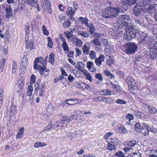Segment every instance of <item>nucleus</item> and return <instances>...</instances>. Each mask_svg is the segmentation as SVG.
Listing matches in <instances>:
<instances>
[{
    "mask_svg": "<svg viewBox=\"0 0 157 157\" xmlns=\"http://www.w3.org/2000/svg\"><path fill=\"white\" fill-rule=\"evenodd\" d=\"M137 4H136L135 5H134L133 8V12L135 16H137Z\"/></svg>",
    "mask_w": 157,
    "mask_h": 157,
    "instance_id": "13d9d810",
    "label": "nucleus"
},
{
    "mask_svg": "<svg viewBox=\"0 0 157 157\" xmlns=\"http://www.w3.org/2000/svg\"><path fill=\"white\" fill-rule=\"evenodd\" d=\"M24 83L23 81L21 80H19L17 82V83L15 85V87L17 88V89H20L22 88V85H23Z\"/></svg>",
    "mask_w": 157,
    "mask_h": 157,
    "instance_id": "c756f323",
    "label": "nucleus"
},
{
    "mask_svg": "<svg viewBox=\"0 0 157 157\" xmlns=\"http://www.w3.org/2000/svg\"><path fill=\"white\" fill-rule=\"evenodd\" d=\"M90 49V47L87 46L86 44H85L83 48V51L84 54L87 55Z\"/></svg>",
    "mask_w": 157,
    "mask_h": 157,
    "instance_id": "b1692460",
    "label": "nucleus"
},
{
    "mask_svg": "<svg viewBox=\"0 0 157 157\" xmlns=\"http://www.w3.org/2000/svg\"><path fill=\"white\" fill-rule=\"evenodd\" d=\"M136 2L135 0H121V2L124 5H125L127 6H130L134 3Z\"/></svg>",
    "mask_w": 157,
    "mask_h": 157,
    "instance_id": "ddd939ff",
    "label": "nucleus"
},
{
    "mask_svg": "<svg viewBox=\"0 0 157 157\" xmlns=\"http://www.w3.org/2000/svg\"><path fill=\"white\" fill-rule=\"evenodd\" d=\"M64 34L66 35V37L68 39L72 37L73 36V35L71 33V32H64Z\"/></svg>",
    "mask_w": 157,
    "mask_h": 157,
    "instance_id": "052dcab7",
    "label": "nucleus"
},
{
    "mask_svg": "<svg viewBox=\"0 0 157 157\" xmlns=\"http://www.w3.org/2000/svg\"><path fill=\"white\" fill-rule=\"evenodd\" d=\"M129 19V17L127 15H121L118 18V21L121 24L126 27H128V24Z\"/></svg>",
    "mask_w": 157,
    "mask_h": 157,
    "instance_id": "0eeeda50",
    "label": "nucleus"
},
{
    "mask_svg": "<svg viewBox=\"0 0 157 157\" xmlns=\"http://www.w3.org/2000/svg\"><path fill=\"white\" fill-rule=\"evenodd\" d=\"M92 66H94V63L90 61H88L87 63V67L88 69H89Z\"/></svg>",
    "mask_w": 157,
    "mask_h": 157,
    "instance_id": "774afa93",
    "label": "nucleus"
},
{
    "mask_svg": "<svg viewBox=\"0 0 157 157\" xmlns=\"http://www.w3.org/2000/svg\"><path fill=\"white\" fill-rule=\"evenodd\" d=\"M153 45L151 47L150 55L151 58L155 59L157 58V41L152 43Z\"/></svg>",
    "mask_w": 157,
    "mask_h": 157,
    "instance_id": "39448f33",
    "label": "nucleus"
},
{
    "mask_svg": "<svg viewBox=\"0 0 157 157\" xmlns=\"http://www.w3.org/2000/svg\"><path fill=\"white\" fill-rule=\"evenodd\" d=\"M146 130L147 131V133L148 134L149 131H150L152 132L155 133L157 132V130L156 129H155L153 126L149 125L148 124H146L145 123H143L142 124V126L140 124L138 123V132L140 133L145 135H146L147 132Z\"/></svg>",
    "mask_w": 157,
    "mask_h": 157,
    "instance_id": "f03ea898",
    "label": "nucleus"
},
{
    "mask_svg": "<svg viewBox=\"0 0 157 157\" xmlns=\"http://www.w3.org/2000/svg\"><path fill=\"white\" fill-rule=\"evenodd\" d=\"M42 29L43 33L46 35H48L49 34V32L47 30L46 27L45 25H43L42 27Z\"/></svg>",
    "mask_w": 157,
    "mask_h": 157,
    "instance_id": "8fccbe9b",
    "label": "nucleus"
},
{
    "mask_svg": "<svg viewBox=\"0 0 157 157\" xmlns=\"http://www.w3.org/2000/svg\"><path fill=\"white\" fill-rule=\"evenodd\" d=\"M115 155L118 157H124V155L123 152L121 151L117 152L115 154Z\"/></svg>",
    "mask_w": 157,
    "mask_h": 157,
    "instance_id": "864d4df0",
    "label": "nucleus"
},
{
    "mask_svg": "<svg viewBox=\"0 0 157 157\" xmlns=\"http://www.w3.org/2000/svg\"><path fill=\"white\" fill-rule=\"evenodd\" d=\"M125 117L129 121H130L134 119V116L132 114L128 113L126 115Z\"/></svg>",
    "mask_w": 157,
    "mask_h": 157,
    "instance_id": "37998d69",
    "label": "nucleus"
},
{
    "mask_svg": "<svg viewBox=\"0 0 157 157\" xmlns=\"http://www.w3.org/2000/svg\"><path fill=\"white\" fill-rule=\"evenodd\" d=\"M95 77L100 81H102L103 80V77L101 73L96 74L95 75Z\"/></svg>",
    "mask_w": 157,
    "mask_h": 157,
    "instance_id": "09e8293b",
    "label": "nucleus"
},
{
    "mask_svg": "<svg viewBox=\"0 0 157 157\" xmlns=\"http://www.w3.org/2000/svg\"><path fill=\"white\" fill-rule=\"evenodd\" d=\"M24 128H20V131L18 132L17 134L16 135V138L17 139L18 138H22L24 134Z\"/></svg>",
    "mask_w": 157,
    "mask_h": 157,
    "instance_id": "c85d7f7f",
    "label": "nucleus"
},
{
    "mask_svg": "<svg viewBox=\"0 0 157 157\" xmlns=\"http://www.w3.org/2000/svg\"><path fill=\"white\" fill-rule=\"evenodd\" d=\"M81 72L84 75L86 79L88 80L90 82L92 81V76L87 70H82Z\"/></svg>",
    "mask_w": 157,
    "mask_h": 157,
    "instance_id": "4468645a",
    "label": "nucleus"
},
{
    "mask_svg": "<svg viewBox=\"0 0 157 157\" xmlns=\"http://www.w3.org/2000/svg\"><path fill=\"white\" fill-rule=\"evenodd\" d=\"M90 43L91 44L95 46L101 45V42L99 41L98 39L97 38H94L93 40L90 41Z\"/></svg>",
    "mask_w": 157,
    "mask_h": 157,
    "instance_id": "6ab92c4d",
    "label": "nucleus"
},
{
    "mask_svg": "<svg viewBox=\"0 0 157 157\" xmlns=\"http://www.w3.org/2000/svg\"><path fill=\"white\" fill-rule=\"evenodd\" d=\"M93 36L95 38H98L101 37L102 35V34L101 33H93Z\"/></svg>",
    "mask_w": 157,
    "mask_h": 157,
    "instance_id": "69168bd1",
    "label": "nucleus"
},
{
    "mask_svg": "<svg viewBox=\"0 0 157 157\" xmlns=\"http://www.w3.org/2000/svg\"><path fill=\"white\" fill-rule=\"evenodd\" d=\"M50 130H53V128L52 127V124H49L48 125L47 127H46L44 129V131H47Z\"/></svg>",
    "mask_w": 157,
    "mask_h": 157,
    "instance_id": "3c124183",
    "label": "nucleus"
},
{
    "mask_svg": "<svg viewBox=\"0 0 157 157\" xmlns=\"http://www.w3.org/2000/svg\"><path fill=\"white\" fill-rule=\"evenodd\" d=\"M111 143L115 145L116 146H117L119 144V140L117 139H112L111 141L110 142Z\"/></svg>",
    "mask_w": 157,
    "mask_h": 157,
    "instance_id": "4c0bfd02",
    "label": "nucleus"
},
{
    "mask_svg": "<svg viewBox=\"0 0 157 157\" xmlns=\"http://www.w3.org/2000/svg\"><path fill=\"white\" fill-rule=\"evenodd\" d=\"M76 45L78 47H80L82 46V42L80 39L78 38H75Z\"/></svg>",
    "mask_w": 157,
    "mask_h": 157,
    "instance_id": "79ce46f5",
    "label": "nucleus"
},
{
    "mask_svg": "<svg viewBox=\"0 0 157 157\" xmlns=\"http://www.w3.org/2000/svg\"><path fill=\"white\" fill-rule=\"evenodd\" d=\"M116 102L117 103L119 104H125L126 103V101L121 99H119L117 100Z\"/></svg>",
    "mask_w": 157,
    "mask_h": 157,
    "instance_id": "5fc2aeb1",
    "label": "nucleus"
},
{
    "mask_svg": "<svg viewBox=\"0 0 157 157\" xmlns=\"http://www.w3.org/2000/svg\"><path fill=\"white\" fill-rule=\"evenodd\" d=\"M104 74L110 79L115 78V76L108 70H105L104 71Z\"/></svg>",
    "mask_w": 157,
    "mask_h": 157,
    "instance_id": "bb28decb",
    "label": "nucleus"
},
{
    "mask_svg": "<svg viewBox=\"0 0 157 157\" xmlns=\"http://www.w3.org/2000/svg\"><path fill=\"white\" fill-rule=\"evenodd\" d=\"M25 2L32 7L36 8V5L38 3L37 0H25Z\"/></svg>",
    "mask_w": 157,
    "mask_h": 157,
    "instance_id": "f8f14e48",
    "label": "nucleus"
},
{
    "mask_svg": "<svg viewBox=\"0 0 157 157\" xmlns=\"http://www.w3.org/2000/svg\"><path fill=\"white\" fill-rule=\"evenodd\" d=\"M36 76L33 74H32L30 77V83L31 84H34L35 82Z\"/></svg>",
    "mask_w": 157,
    "mask_h": 157,
    "instance_id": "6e6d98bb",
    "label": "nucleus"
},
{
    "mask_svg": "<svg viewBox=\"0 0 157 157\" xmlns=\"http://www.w3.org/2000/svg\"><path fill=\"white\" fill-rule=\"evenodd\" d=\"M71 25V23L70 21L68 19H66L64 21V23L63 24V27L67 28L69 27Z\"/></svg>",
    "mask_w": 157,
    "mask_h": 157,
    "instance_id": "c9c22d12",
    "label": "nucleus"
},
{
    "mask_svg": "<svg viewBox=\"0 0 157 157\" xmlns=\"http://www.w3.org/2000/svg\"><path fill=\"white\" fill-rule=\"evenodd\" d=\"M76 11L75 10L73 9L72 7L69 6L67 8L66 12L67 15H71V14H75Z\"/></svg>",
    "mask_w": 157,
    "mask_h": 157,
    "instance_id": "412c9836",
    "label": "nucleus"
},
{
    "mask_svg": "<svg viewBox=\"0 0 157 157\" xmlns=\"http://www.w3.org/2000/svg\"><path fill=\"white\" fill-rule=\"evenodd\" d=\"M45 82L42 83L41 85V88L39 90V95L40 96L42 97L44 95V93L45 89L44 88Z\"/></svg>",
    "mask_w": 157,
    "mask_h": 157,
    "instance_id": "f3484780",
    "label": "nucleus"
},
{
    "mask_svg": "<svg viewBox=\"0 0 157 157\" xmlns=\"http://www.w3.org/2000/svg\"><path fill=\"white\" fill-rule=\"evenodd\" d=\"M125 31L126 34L124 35V38L127 40H130L136 36L137 29L126 27Z\"/></svg>",
    "mask_w": 157,
    "mask_h": 157,
    "instance_id": "7ed1b4c3",
    "label": "nucleus"
},
{
    "mask_svg": "<svg viewBox=\"0 0 157 157\" xmlns=\"http://www.w3.org/2000/svg\"><path fill=\"white\" fill-rule=\"evenodd\" d=\"M62 47L63 49L64 52L66 53H68L69 52V50L68 49V46L67 42L66 41L63 42L62 44Z\"/></svg>",
    "mask_w": 157,
    "mask_h": 157,
    "instance_id": "5701e85b",
    "label": "nucleus"
},
{
    "mask_svg": "<svg viewBox=\"0 0 157 157\" xmlns=\"http://www.w3.org/2000/svg\"><path fill=\"white\" fill-rule=\"evenodd\" d=\"M60 70L62 72V75L65 76H67V73L64 70V69L62 67H60Z\"/></svg>",
    "mask_w": 157,
    "mask_h": 157,
    "instance_id": "e2e57ef3",
    "label": "nucleus"
},
{
    "mask_svg": "<svg viewBox=\"0 0 157 157\" xmlns=\"http://www.w3.org/2000/svg\"><path fill=\"white\" fill-rule=\"evenodd\" d=\"M125 52L127 54H131L136 51L137 46L134 43H128L124 45Z\"/></svg>",
    "mask_w": 157,
    "mask_h": 157,
    "instance_id": "20e7f679",
    "label": "nucleus"
},
{
    "mask_svg": "<svg viewBox=\"0 0 157 157\" xmlns=\"http://www.w3.org/2000/svg\"><path fill=\"white\" fill-rule=\"evenodd\" d=\"M89 29V32H90V33L91 34H93L94 33L95 29V28L94 25L91 23H90Z\"/></svg>",
    "mask_w": 157,
    "mask_h": 157,
    "instance_id": "e433bc0d",
    "label": "nucleus"
},
{
    "mask_svg": "<svg viewBox=\"0 0 157 157\" xmlns=\"http://www.w3.org/2000/svg\"><path fill=\"white\" fill-rule=\"evenodd\" d=\"M26 48L29 49L31 50L33 48V47L34 46L33 43L31 40L26 43Z\"/></svg>",
    "mask_w": 157,
    "mask_h": 157,
    "instance_id": "cd10ccee",
    "label": "nucleus"
},
{
    "mask_svg": "<svg viewBox=\"0 0 157 157\" xmlns=\"http://www.w3.org/2000/svg\"><path fill=\"white\" fill-rule=\"evenodd\" d=\"M113 99L110 97H104L103 101L108 105H111L113 103Z\"/></svg>",
    "mask_w": 157,
    "mask_h": 157,
    "instance_id": "a211bd4d",
    "label": "nucleus"
},
{
    "mask_svg": "<svg viewBox=\"0 0 157 157\" xmlns=\"http://www.w3.org/2000/svg\"><path fill=\"white\" fill-rule=\"evenodd\" d=\"M47 57L46 56L45 59H43L42 57V59H40L39 62L40 64H42L44 67L46 66L47 61L46 60V58Z\"/></svg>",
    "mask_w": 157,
    "mask_h": 157,
    "instance_id": "a19ab883",
    "label": "nucleus"
},
{
    "mask_svg": "<svg viewBox=\"0 0 157 157\" xmlns=\"http://www.w3.org/2000/svg\"><path fill=\"white\" fill-rule=\"evenodd\" d=\"M47 39L48 41V46L50 48H52L53 44L52 41V39L50 37H47Z\"/></svg>",
    "mask_w": 157,
    "mask_h": 157,
    "instance_id": "ea45409f",
    "label": "nucleus"
},
{
    "mask_svg": "<svg viewBox=\"0 0 157 157\" xmlns=\"http://www.w3.org/2000/svg\"><path fill=\"white\" fill-rule=\"evenodd\" d=\"M102 92L103 93L102 95H110L111 94V92L108 89H104L102 90Z\"/></svg>",
    "mask_w": 157,
    "mask_h": 157,
    "instance_id": "a18cd8bd",
    "label": "nucleus"
},
{
    "mask_svg": "<svg viewBox=\"0 0 157 157\" xmlns=\"http://www.w3.org/2000/svg\"><path fill=\"white\" fill-rule=\"evenodd\" d=\"M89 55L90 57L92 59H94L96 57V53L94 51H91Z\"/></svg>",
    "mask_w": 157,
    "mask_h": 157,
    "instance_id": "4d7b16f0",
    "label": "nucleus"
},
{
    "mask_svg": "<svg viewBox=\"0 0 157 157\" xmlns=\"http://www.w3.org/2000/svg\"><path fill=\"white\" fill-rule=\"evenodd\" d=\"M42 57H40L39 58H36L35 59L34 63V68H35L37 66V64L38 62H39L40 59H42Z\"/></svg>",
    "mask_w": 157,
    "mask_h": 157,
    "instance_id": "603ef678",
    "label": "nucleus"
},
{
    "mask_svg": "<svg viewBox=\"0 0 157 157\" xmlns=\"http://www.w3.org/2000/svg\"><path fill=\"white\" fill-rule=\"evenodd\" d=\"M76 11L75 10L73 9L72 7L69 6L67 8L66 12L67 15H71V14H75Z\"/></svg>",
    "mask_w": 157,
    "mask_h": 157,
    "instance_id": "4be33fe9",
    "label": "nucleus"
},
{
    "mask_svg": "<svg viewBox=\"0 0 157 157\" xmlns=\"http://www.w3.org/2000/svg\"><path fill=\"white\" fill-rule=\"evenodd\" d=\"M17 68V63L15 62H13L12 67V73L15 74L16 72V70Z\"/></svg>",
    "mask_w": 157,
    "mask_h": 157,
    "instance_id": "72a5a7b5",
    "label": "nucleus"
},
{
    "mask_svg": "<svg viewBox=\"0 0 157 157\" xmlns=\"http://www.w3.org/2000/svg\"><path fill=\"white\" fill-rule=\"evenodd\" d=\"M119 131L120 132L123 133H126L128 131L123 126L120 127L119 128Z\"/></svg>",
    "mask_w": 157,
    "mask_h": 157,
    "instance_id": "58836bf2",
    "label": "nucleus"
},
{
    "mask_svg": "<svg viewBox=\"0 0 157 157\" xmlns=\"http://www.w3.org/2000/svg\"><path fill=\"white\" fill-rule=\"evenodd\" d=\"M16 109L15 106L14 105H12L10 108V115L11 116H13L17 113V112L15 110Z\"/></svg>",
    "mask_w": 157,
    "mask_h": 157,
    "instance_id": "473e14b6",
    "label": "nucleus"
},
{
    "mask_svg": "<svg viewBox=\"0 0 157 157\" xmlns=\"http://www.w3.org/2000/svg\"><path fill=\"white\" fill-rule=\"evenodd\" d=\"M146 10L147 11H148V12H151L153 11L154 10V8L152 6H149L146 8L145 7L144 8V10Z\"/></svg>",
    "mask_w": 157,
    "mask_h": 157,
    "instance_id": "49530a36",
    "label": "nucleus"
},
{
    "mask_svg": "<svg viewBox=\"0 0 157 157\" xmlns=\"http://www.w3.org/2000/svg\"><path fill=\"white\" fill-rule=\"evenodd\" d=\"M35 69H36L40 73L41 75H43L44 74V67L40 65H38L36 66V67L34 68Z\"/></svg>",
    "mask_w": 157,
    "mask_h": 157,
    "instance_id": "aec40b11",
    "label": "nucleus"
},
{
    "mask_svg": "<svg viewBox=\"0 0 157 157\" xmlns=\"http://www.w3.org/2000/svg\"><path fill=\"white\" fill-rule=\"evenodd\" d=\"M107 63L109 65H111L113 63L114 60L112 58L109 57L107 60Z\"/></svg>",
    "mask_w": 157,
    "mask_h": 157,
    "instance_id": "680f3d73",
    "label": "nucleus"
},
{
    "mask_svg": "<svg viewBox=\"0 0 157 157\" xmlns=\"http://www.w3.org/2000/svg\"><path fill=\"white\" fill-rule=\"evenodd\" d=\"M79 19L80 21H81L85 25L88 22V19L87 18H83L82 17H80L79 18Z\"/></svg>",
    "mask_w": 157,
    "mask_h": 157,
    "instance_id": "c03bdc74",
    "label": "nucleus"
},
{
    "mask_svg": "<svg viewBox=\"0 0 157 157\" xmlns=\"http://www.w3.org/2000/svg\"><path fill=\"white\" fill-rule=\"evenodd\" d=\"M77 117H77V115L73 114L71 117L68 118L69 122H70L71 121H72L73 119H75V120H76Z\"/></svg>",
    "mask_w": 157,
    "mask_h": 157,
    "instance_id": "338daca9",
    "label": "nucleus"
},
{
    "mask_svg": "<svg viewBox=\"0 0 157 157\" xmlns=\"http://www.w3.org/2000/svg\"><path fill=\"white\" fill-rule=\"evenodd\" d=\"M106 149L110 151L116 150V147L115 145L112 144V143H110L108 144Z\"/></svg>",
    "mask_w": 157,
    "mask_h": 157,
    "instance_id": "393cba45",
    "label": "nucleus"
},
{
    "mask_svg": "<svg viewBox=\"0 0 157 157\" xmlns=\"http://www.w3.org/2000/svg\"><path fill=\"white\" fill-rule=\"evenodd\" d=\"M138 37H139V43H143V44L147 43L148 41L147 36L146 34L144 33H142L141 35L139 34L138 36Z\"/></svg>",
    "mask_w": 157,
    "mask_h": 157,
    "instance_id": "1a4fd4ad",
    "label": "nucleus"
},
{
    "mask_svg": "<svg viewBox=\"0 0 157 157\" xmlns=\"http://www.w3.org/2000/svg\"><path fill=\"white\" fill-rule=\"evenodd\" d=\"M151 0H142L143 1V5H138V12L140 11V9H141V10H144V9L147 5H148L151 3Z\"/></svg>",
    "mask_w": 157,
    "mask_h": 157,
    "instance_id": "9b49d317",
    "label": "nucleus"
},
{
    "mask_svg": "<svg viewBox=\"0 0 157 157\" xmlns=\"http://www.w3.org/2000/svg\"><path fill=\"white\" fill-rule=\"evenodd\" d=\"M105 58V56L102 54L100 55L98 58H96L95 62L96 65L100 67L102 62L104 61Z\"/></svg>",
    "mask_w": 157,
    "mask_h": 157,
    "instance_id": "9d476101",
    "label": "nucleus"
},
{
    "mask_svg": "<svg viewBox=\"0 0 157 157\" xmlns=\"http://www.w3.org/2000/svg\"><path fill=\"white\" fill-rule=\"evenodd\" d=\"M143 107L144 110L148 113L154 114L157 112L156 109L151 105L144 104L143 105Z\"/></svg>",
    "mask_w": 157,
    "mask_h": 157,
    "instance_id": "423d86ee",
    "label": "nucleus"
},
{
    "mask_svg": "<svg viewBox=\"0 0 157 157\" xmlns=\"http://www.w3.org/2000/svg\"><path fill=\"white\" fill-rule=\"evenodd\" d=\"M126 81L129 87L133 89H135L134 87L137 89V85L135 80L132 77H128Z\"/></svg>",
    "mask_w": 157,
    "mask_h": 157,
    "instance_id": "6e6552de",
    "label": "nucleus"
},
{
    "mask_svg": "<svg viewBox=\"0 0 157 157\" xmlns=\"http://www.w3.org/2000/svg\"><path fill=\"white\" fill-rule=\"evenodd\" d=\"M47 144L44 142H37L34 144V147L36 148L46 146Z\"/></svg>",
    "mask_w": 157,
    "mask_h": 157,
    "instance_id": "a878e982",
    "label": "nucleus"
},
{
    "mask_svg": "<svg viewBox=\"0 0 157 157\" xmlns=\"http://www.w3.org/2000/svg\"><path fill=\"white\" fill-rule=\"evenodd\" d=\"M55 60V55L53 53H51L50 55L48 61L52 64H53Z\"/></svg>",
    "mask_w": 157,
    "mask_h": 157,
    "instance_id": "7c9ffc66",
    "label": "nucleus"
},
{
    "mask_svg": "<svg viewBox=\"0 0 157 157\" xmlns=\"http://www.w3.org/2000/svg\"><path fill=\"white\" fill-rule=\"evenodd\" d=\"M33 90V88L32 85H29L28 87L27 90V94L28 96H30L32 95Z\"/></svg>",
    "mask_w": 157,
    "mask_h": 157,
    "instance_id": "2f4dec72",
    "label": "nucleus"
},
{
    "mask_svg": "<svg viewBox=\"0 0 157 157\" xmlns=\"http://www.w3.org/2000/svg\"><path fill=\"white\" fill-rule=\"evenodd\" d=\"M136 141L134 140L128 141L126 143L125 145L129 147H133L136 144Z\"/></svg>",
    "mask_w": 157,
    "mask_h": 157,
    "instance_id": "f704fd0d",
    "label": "nucleus"
},
{
    "mask_svg": "<svg viewBox=\"0 0 157 157\" xmlns=\"http://www.w3.org/2000/svg\"><path fill=\"white\" fill-rule=\"evenodd\" d=\"M78 34L79 36L85 38H88L90 36V34L88 31H79L78 32Z\"/></svg>",
    "mask_w": 157,
    "mask_h": 157,
    "instance_id": "dca6fc26",
    "label": "nucleus"
},
{
    "mask_svg": "<svg viewBox=\"0 0 157 157\" xmlns=\"http://www.w3.org/2000/svg\"><path fill=\"white\" fill-rule=\"evenodd\" d=\"M118 7L109 6L106 8L103 12L101 16L106 19L113 18L117 17L120 12Z\"/></svg>",
    "mask_w": 157,
    "mask_h": 157,
    "instance_id": "f257e3e1",
    "label": "nucleus"
},
{
    "mask_svg": "<svg viewBox=\"0 0 157 157\" xmlns=\"http://www.w3.org/2000/svg\"><path fill=\"white\" fill-rule=\"evenodd\" d=\"M104 97L99 96L95 98H94V101H98L99 102H101L104 101Z\"/></svg>",
    "mask_w": 157,
    "mask_h": 157,
    "instance_id": "de8ad7c7",
    "label": "nucleus"
},
{
    "mask_svg": "<svg viewBox=\"0 0 157 157\" xmlns=\"http://www.w3.org/2000/svg\"><path fill=\"white\" fill-rule=\"evenodd\" d=\"M113 133L112 132H110L106 133L104 136V137L106 139H107L111 136L113 134Z\"/></svg>",
    "mask_w": 157,
    "mask_h": 157,
    "instance_id": "0e129e2a",
    "label": "nucleus"
},
{
    "mask_svg": "<svg viewBox=\"0 0 157 157\" xmlns=\"http://www.w3.org/2000/svg\"><path fill=\"white\" fill-rule=\"evenodd\" d=\"M5 11L6 12V17L7 18H9L12 17L13 15V11L11 7L7 8L5 10Z\"/></svg>",
    "mask_w": 157,
    "mask_h": 157,
    "instance_id": "2eb2a0df",
    "label": "nucleus"
},
{
    "mask_svg": "<svg viewBox=\"0 0 157 157\" xmlns=\"http://www.w3.org/2000/svg\"><path fill=\"white\" fill-rule=\"evenodd\" d=\"M4 94V90L3 89H0V101L1 102H2L3 99V95Z\"/></svg>",
    "mask_w": 157,
    "mask_h": 157,
    "instance_id": "bf43d9fd",
    "label": "nucleus"
}]
</instances>
